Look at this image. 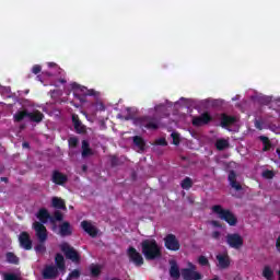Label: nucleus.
Returning <instances> with one entry per match:
<instances>
[{"label":"nucleus","mask_w":280,"mask_h":280,"mask_svg":"<svg viewBox=\"0 0 280 280\" xmlns=\"http://www.w3.org/2000/svg\"><path fill=\"white\" fill-rule=\"evenodd\" d=\"M142 255L148 260L159 259L161 257V246L154 238H148L141 243Z\"/></svg>","instance_id":"obj_1"},{"label":"nucleus","mask_w":280,"mask_h":280,"mask_svg":"<svg viewBox=\"0 0 280 280\" xmlns=\"http://www.w3.org/2000/svg\"><path fill=\"white\" fill-rule=\"evenodd\" d=\"M45 115L38 110H33L28 113L27 110H19L13 115L14 121H23L24 119H28L30 121H35V124H40Z\"/></svg>","instance_id":"obj_2"},{"label":"nucleus","mask_w":280,"mask_h":280,"mask_svg":"<svg viewBox=\"0 0 280 280\" xmlns=\"http://www.w3.org/2000/svg\"><path fill=\"white\" fill-rule=\"evenodd\" d=\"M212 212L215 213L220 220L228 222L230 226H235V224H237V218L235 214L229 210L223 209L222 206H213Z\"/></svg>","instance_id":"obj_3"},{"label":"nucleus","mask_w":280,"mask_h":280,"mask_svg":"<svg viewBox=\"0 0 280 280\" xmlns=\"http://www.w3.org/2000/svg\"><path fill=\"white\" fill-rule=\"evenodd\" d=\"M225 242L230 248H234L235 250H240L242 246H244V237L238 233H231L225 236Z\"/></svg>","instance_id":"obj_4"},{"label":"nucleus","mask_w":280,"mask_h":280,"mask_svg":"<svg viewBox=\"0 0 280 280\" xmlns=\"http://www.w3.org/2000/svg\"><path fill=\"white\" fill-rule=\"evenodd\" d=\"M228 178H229L231 188L235 191V192H232V196L240 198V196H242L244 191V188L242 187V184L237 182V175L235 174V172L231 171Z\"/></svg>","instance_id":"obj_5"},{"label":"nucleus","mask_w":280,"mask_h":280,"mask_svg":"<svg viewBox=\"0 0 280 280\" xmlns=\"http://www.w3.org/2000/svg\"><path fill=\"white\" fill-rule=\"evenodd\" d=\"M33 229L35 231V235H36L37 240L42 244H45V242H47V228H45V225H43V223L35 221L33 223Z\"/></svg>","instance_id":"obj_6"},{"label":"nucleus","mask_w":280,"mask_h":280,"mask_svg":"<svg viewBox=\"0 0 280 280\" xmlns=\"http://www.w3.org/2000/svg\"><path fill=\"white\" fill-rule=\"evenodd\" d=\"M164 246L167 250H180V242L174 234H168L164 237Z\"/></svg>","instance_id":"obj_7"},{"label":"nucleus","mask_w":280,"mask_h":280,"mask_svg":"<svg viewBox=\"0 0 280 280\" xmlns=\"http://www.w3.org/2000/svg\"><path fill=\"white\" fill-rule=\"evenodd\" d=\"M182 277L185 280H200L202 276L196 271V266L189 264V268L182 270Z\"/></svg>","instance_id":"obj_8"},{"label":"nucleus","mask_w":280,"mask_h":280,"mask_svg":"<svg viewBox=\"0 0 280 280\" xmlns=\"http://www.w3.org/2000/svg\"><path fill=\"white\" fill-rule=\"evenodd\" d=\"M60 248L62 253H65L67 259H71V261H80V255L73 247L69 246V244L63 243L60 245Z\"/></svg>","instance_id":"obj_9"},{"label":"nucleus","mask_w":280,"mask_h":280,"mask_svg":"<svg viewBox=\"0 0 280 280\" xmlns=\"http://www.w3.org/2000/svg\"><path fill=\"white\" fill-rule=\"evenodd\" d=\"M71 89L74 91V97H86V95H93V90H88L86 88L82 85H78V83H72Z\"/></svg>","instance_id":"obj_10"},{"label":"nucleus","mask_w":280,"mask_h":280,"mask_svg":"<svg viewBox=\"0 0 280 280\" xmlns=\"http://www.w3.org/2000/svg\"><path fill=\"white\" fill-rule=\"evenodd\" d=\"M128 257L136 266H143V256L133 247L128 249Z\"/></svg>","instance_id":"obj_11"},{"label":"nucleus","mask_w":280,"mask_h":280,"mask_svg":"<svg viewBox=\"0 0 280 280\" xmlns=\"http://www.w3.org/2000/svg\"><path fill=\"white\" fill-rule=\"evenodd\" d=\"M44 279H56L58 277V268L54 265H47L42 271Z\"/></svg>","instance_id":"obj_12"},{"label":"nucleus","mask_w":280,"mask_h":280,"mask_svg":"<svg viewBox=\"0 0 280 280\" xmlns=\"http://www.w3.org/2000/svg\"><path fill=\"white\" fill-rule=\"evenodd\" d=\"M20 246L24 248V250H32V238H30V234L23 232L19 236Z\"/></svg>","instance_id":"obj_13"},{"label":"nucleus","mask_w":280,"mask_h":280,"mask_svg":"<svg viewBox=\"0 0 280 280\" xmlns=\"http://www.w3.org/2000/svg\"><path fill=\"white\" fill-rule=\"evenodd\" d=\"M218 267L222 269H226L231 266V258L229 257V253L218 254L217 255Z\"/></svg>","instance_id":"obj_14"},{"label":"nucleus","mask_w":280,"mask_h":280,"mask_svg":"<svg viewBox=\"0 0 280 280\" xmlns=\"http://www.w3.org/2000/svg\"><path fill=\"white\" fill-rule=\"evenodd\" d=\"M209 121H211V115H209V113H205L202 115H200L199 117H195L192 118V125L194 126H207V124H209Z\"/></svg>","instance_id":"obj_15"},{"label":"nucleus","mask_w":280,"mask_h":280,"mask_svg":"<svg viewBox=\"0 0 280 280\" xmlns=\"http://www.w3.org/2000/svg\"><path fill=\"white\" fill-rule=\"evenodd\" d=\"M81 226H82L83 231H85V233L91 235V237H95V235H97V228H95V225H93V223H91L89 221H83V222H81Z\"/></svg>","instance_id":"obj_16"},{"label":"nucleus","mask_w":280,"mask_h":280,"mask_svg":"<svg viewBox=\"0 0 280 280\" xmlns=\"http://www.w3.org/2000/svg\"><path fill=\"white\" fill-rule=\"evenodd\" d=\"M140 126L148 128V130H156V128H159V122L145 117L140 119Z\"/></svg>","instance_id":"obj_17"},{"label":"nucleus","mask_w":280,"mask_h":280,"mask_svg":"<svg viewBox=\"0 0 280 280\" xmlns=\"http://www.w3.org/2000/svg\"><path fill=\"white\" fill-rule=\"evenodd\" d=\"M171 268H170V275L173 280H178L180 279V269H178V265L176 261L171 260L170 261Z\"/></svg>","instance_id":"obj_18"},{"label":"nucleus","mask_w":280,"mask_h":280,"mask_svg":"<svg viewBox=\"0 0 280 280\" xmlns=\"http://www.w3.org/2000/svg\"><path fill=\"white\" fill-rule=\"evenodd\" d=\"M72 121L74 126V130L82 135V132H86V127L82 125V121L78 118V115L73 114L72 115Z\"/></svg>","instance_id":"obj_19"},{"label":"nucleus","mask_w":280,"mask_h":280,"mask_svg":"<svg viewBox=\"0 0 280 280\" xmlns=\"http://www.w3.org/2000/svg\"><path fill=\"white\" fill-rule=\"evenodd\" d=\"M67 182V175L55 171L52 173V183H55V185H63Z\"/></svg>","instance_id":"obj_20"},{"label":"nucleus","mask_w":280,"mask_h":280,"mask_svg":"<svg viewBox=\"0 0 280 280\" xmlns=\"http://www.w3.org/2000/svg\"><path fill=\"white\" fill-rule=\"evenodd\" d=\"M37 218L42 222V224H47L48 220H51L54 222V219H51L49 212L46 209H40L37 213Z\"/></svg>","instance_id":"obj_21"},{"label":"nucleus","mask_w":280,"mask_h":280,"mask_svg":"<svg viewBox=\"0 0 280 280\" xmlns=\"http://www.w3.org/2000/svg\"><path fill=\"white\" fill-rule=\"evenodd\" d=\"M86 156H93V150L89 147V142L86 140L82 141V158L86 159Z\"/></svg>","instance_id":"obj_22"},{"label":"nucleus","mask_w":280,"mask_h":280,"mask_svg":"<svg viewBox=\"0 0 280 280\" xmlns=\"http://www.w3.org/2000/svg\"><path fill=\"white\" fill-rule=\"evenodd\" d=\"M236 121H237V118L232 117V116L223 115V116L221 117V125H222L223 127L233 126V124H235Z\"/></svg>","instance_id":"obj_23"},{"label":"nucleus","mask_w":280,"mask_h":280,"mask_svg":"<svg viewBox=\"0 0 280 280\" xmlns=\"http://www.w3.org/2000/svg\"><path fill=\"white\" fill-rule=\"evenodd\" d=\"M55 261L58 270L65 272V257L61 254H57Z\"/></svg>","instance_id":"obj_24"},{"label":"nucleus","mask_w":280,"mask_h":280,"mask_svg":"<svg viewBox=\"0 0 280 280\" xmlns=\"http://www.w3.org/2000/svg\"><path fill=\"white\" fill-rule=\"evenodd\" d=\"M133 143L139 152L143 151V149L145 148V142L139 136L133 137Z\"/></svg>","instance_id":"obj_25"},{"label":"nucleus","mask_w":280,"mask_h":280,"mask_svg":"<svg viewBox=\"0 0 280 280\" xmlns=\"http://www.w3.org/2000/svg\"><path fill=\"white\" fill-rule=\"evenodd\" d=\"M60 235H62V236L71 235V225L69 224V222H63L61 224Z\"/></svg>","instance_id":"obj_26"},{"label":"nucleus","mask_w":280,"mask_h":280,"mask_svg":"<svg viewBox=\"0 0 280 280\" xmlns=\"http://www.w3.org/2000/svg\"><path fill=\"white\" fill-rule=\"evenodd\" d=\"M262 277H265V279L267 280H272L275 277V271L272 270V268H270V266H266L262 269Z\"/></svg>","instance_id":"obj_27"},{"label":"nucleus","mask_w":280,"mask_h":280,"mask_svg":"<svg viewBox=\"0 0 280 280\" xmlns=\"http://www.w3.org/2000/svg\"><path fill=\"white\" fill-rule=\"evenodd\" d=\"M52 207H55L56 209H67L65 207V201L58 197L52 198Z\"/></svg>","instance_id":"obj_28"},{"label":"nucleus","mask_w":280,"mask_h":280,"mask_svg":"<svg viewBox=\"0 0 280 280\" xmlns=\"http://www.w3.org/2000/svg\"><path fill=\"white\" fill-rule=\"evenodd\" d=\"M90 271H91L92 277H100V273L102 272V266L91 265Z\"/></svg>","instance_id":"obj_29"},{"label":"nucleus","mask_w":280,"mask_h":280,"mask_svg":"<svg viewBox=\"0 0 280 280\" xmlns=\"http://www.w3.org/2000/svg\"><path fill=\"white\" fill-rule=\"evenodd\" d=\"M229 145V140L226 139H219L217 140L215 148L219 150H225V148Z\"/></svg>","instance_id":"obj_30"},{"label":"nucleus","mask_w":280,"mask_h":280,"mask_svg":"<svg viewBox=\"0 0 280 280\" xmlns=\"http://www.w3.org/2000/svg\"><path fill=\"white\" fill-rule=\"evenodd\" d=\"M191 185H194V182H191V178L186 177L183 182H182V188L183 189H190Z\"/></svg>","instance_id":"obj_31"},{"label":"nucleus","mask_w":280,"mask_h":280,"mask_svg":"<svg viewBox=\"0 0 280 280\" xmlns=\"http://www.w3.org/2000/svg\"><path fill=\"white\" fill-rule=\"evenodd\" d=\"M7 261H9V264H19V258L14 254L8 253Z\"/></svg>","instance_id":"obj_32"},{"label":"nucleus","mask_w":280,"mask_h":280,"mask_svg":"<svg viewBox=\"0 0 280 280\" xmlns=\"http://www.w3.org/2000/svg\"><path fill=\"white\" fill-rule=\"evenodd\" d=\"M272 98L270 96H265L262 94L258 96V102H260V104H270Z\"/></svg>","instance_id":"obj_33"},{"label":"nucleus","mask_w":280,"mask_h":280,"mask_svg":"<svg viewBox=\"0 0 280 280\" xmlns=\"http://www.w3.org/2000/svg\"><path fill=\"white\" fill-rule=\"evenodd\" d=\"M171 138L173 139V145H178V143H180V135H178L177 132L171 133Z\"/></svg>","instance_id":"obj_34"},{"label":"nucleus","mask_w":280,"mask_h":280,"mask_svg":"<svg viewBox=\"0 0 280 280\" xmlns=\"http://www.w3.org/2000/svg\"><path fill=\"white\" fill-rule=\"evenodd\" d=\"M124 113H127L125 119H132L135 117V108L127 107Z\"/></svg>","instance_id":"obj_35"},{"label":"nucleus","mask_w":280,"mask_h":280,"mask_svg":"<svg viewBox=\"0 0 280 280\" xmlns=\"http://www.w3.org/2000/svg\"><path fill=\"white\" fill-rule=\"evenodd\" d=\"M80 278V271L78 269H74L68 277V279H79Z\"/></svg>","instance_id":"obj_36"},{"label":"nucleus","mask_w":280,"mask_h":280,"mask_svg":"<svg viewBox=\"0 0 280 280\" xmlns=\"http://www.w3.org/2000/svg\"><path fill=\"white\" fill-rule=\"evenodd\" d=\"M262 177L264 178H273L275 177V173L272 171H264L262 172Z\"/></svg>","instance_id":"obj_37"},{"label":"nucleus","mask_w":280,"mask_h":280,"mask_svg":"<svg viewBox=\"0 0 280 280\" xmlns=\"http://www.w3.org/2000/svg\"><path fill=\"white\" fill-rule=\"evenodd\" d=\"M198 261L200 266H209V259H207L205 256H200Z\"/></svg>","instance_id":"obj_38"},{"label":"nucleus","mask_w":280,"mask_h":280,"mask_svg":"<svg viewBox=\"0 0 280 280\" xmlns=\"http://www.w3.org/2000/svg\"><path fill=\"white\" fill-rule=\"evenodd\" d=\"M68 143L70 148H75L78 145V138H70Z\"/></svg>","instance_id":"obj_39"},{"label":"nucleus","mask_w":280,"mask_h":280,"mask_svg":"<svg viewBox=\"0 0 280 280\" xmlns=\"http://www.w3.org/2000/svg\"><path fill=\"white\" fill-rule=\"evenodd\" d=\"M35 250H36V253H45V250H46L45 244L40 243L39 245H37L35 247Z\"/></svg>","instance_id":"obj_40"},{"label":"nucleus","mask_w":280,"mask_h":280,"mask_svg":"<svg viewBox=\"0 0 280 280\" xmlns=\"http://www.w3.org/2000/svg\"><path fill=\"white\" fill-rule=\"evenodd\" d=\"M221 233L219 231H214L211 233V237L213 240H220Z\"/></svg>","instance_id":"obj_41"},{"label":"nucleus","mask_w":280,"mask_h":280,"mask_svg":"<svg viewBox=\"0 0 280 280\" xmlns=\"http://www.w3.org/2000/svg\"><path fill=\"white\" fill-rule=\"evenodd\" d=\"M94 110H104V105L102 103H97L93 106Z\"/></svg>","instance_id":"obj_42"},{"label":"nucleus","mask_w":280,"mask_h":280,"mask_svg":"<svg viewBox=\"0 0 280 280\" xmlns=\"http://www.w3.org/2000/svg\"><path fill=\"white\" fill-rule=\"evenodd\" d=\"M156 144L158 145H167V141H165V138H161V139L156 140Z\"/></svg>","instance_id":"obj_43"},{"label":"nucleus","mask_w":280,"mask_h":280,"mask_svg":"<svg viewBox=\"0 0 280 280\" xmlns=\"http://www.w3.org/2000/svg\"><path fill=\"white\" fill-rule=\"evenodd\" d=\"M55 220H57L58 222H60V220H62V213L60 211L55 212Z\"/></svg>","instance_id":"obj_44"},{"label":"nucleus","mask_w":280,"mask_h":280,"mask_svg":"<svg viewBox=\"0 0 280 280\" xmlns=\"http://www.w3.org/2000/svg\"><path fill=\"white\" fill-rule=\"evenodd\" d=\"M40 66H34L33 69H32V72L36 74L40 73Z\"/></svg>","instance_id":"obj_45"},{"label":"nucleus","mask_w":280,"mask_h":280,"mask_svg":"<svg viewBox=\"0 0 280 280\" xmlns=\"http://www.w3.org/2000/svg\"><path fill=\"white\" fill-rule=\"evenodd\" d=\"M162 108H163V104H160V105H156L154 107V109H150V110H154L155 113H160Z\"/></svg>","instance_id":"obj_46"},{"label":"nucleus","mask_w":280,"mask_h":280,"mask_svg":"<svg viewBox=\"0 0 280 280\" xmlns=\"http://www.w3.org/2000/svg\"><path fill=\"white\" fill-rule=\"evenodd\" d=\"M0 91H1V93H11L10 88L0 86Z\"/></svg>","instance_id":"obj_47"},{"label":"nucleus","mask_w":280,"mask_h":280,"mask_svg":"<svg viewBox=\"0 0 280 280\" xmlns=\"http://www.w3.org/2000/svg\"><path fill=\"white\" fill-rule=\"evenodd\" d=\"M210 224H211L212 226H215V228H220V226H221V225H220V222H218V221H211Z\"/></svg>","instance_id":"obj_48"},{"label":"nucleus","mask_w":280,"mask_h":280,"mask_svg":"<svg viewBox=\"0 0 280 280\" xmlns=\"http://www.w3.org/2000/svg\"><path fill=\"white\" fill-rule=\"evenodd\" d=\"M276 248L277 250H280V237H278L276 241Z\"/></svg>","instance_id":"obj_49"},{"label":"nucleus","mask_w":280,"mask_h":280,"mask_svg":"<svg viewBox=\"0 0 280 280\" xmlns=\"http://www.w3.org/2000/svg\"><path fill=\"white\" fill-rule=\"evenodd\" d=\"M22 148H30V143L28 142H23Z\"/></svg>","instance_id":"obj_50"},{"label":"nucleus","mask_w":280,"mask_h":280,"mask_svg":"<svg viewBox=\"0 0 280 280\" xmlns=\"http://www.w3.org/2000/svg\"><path fill=\"white\" fill-rule=\"evenodd\" d=\"M260 139L264 141V143H268V138L261 137Z\"/></svg>","instance_id":"obj_51"},{"label":"nucleus","mask_w":280,"mask_h":280,"mask_svg":"<svg viewBox=\"0 0 280 280\" xmlns=\"http://www.w3.org/2000/svg\"><path fill=\"white\" fill-rule=\"evenodd\" d=\"M48 67H56V63L50 62L48 63Z\"/></svg>","instance_id":"obj_52"},{"label":"nucleus","mask_w":280,"mask_h":280,"mask_svg":"<svg viewBox=\"0 0 280 280\" xmlns=\"http://www.w3.org/2000/svg\"><path fill=\"white\" fill-rule=\"evenodd\" d=\"M83 172H86V165L82 166Z\"/></svg>","instance_id":"obj_53"},{"label":"nucleus","mask_w":280,"mask_h":280,"mask_svg":"<svg viewBox=\"0 0 280 280\" xmlns=\"http://www.w3.org/2000/svg\"><path fill=\"white\" fill-rule=\"evenodd\" d=\"M278 280H280V270L278 271Z\"/></svg>","instance_id":"obj_54"},{"label":"nucleus","mask_w":280,"mask_h":280,"mask_svg":"<svg viewBox=\"0 0 280 280\" xmlns=\"http://www.w3.org/2000/svg\"><path fill=\"white\" fill-rule=\"evenodd\" d=\"M62 83H65V80H61Z\"/></svg>","instance_id":"obj_55"}]
</instances>
